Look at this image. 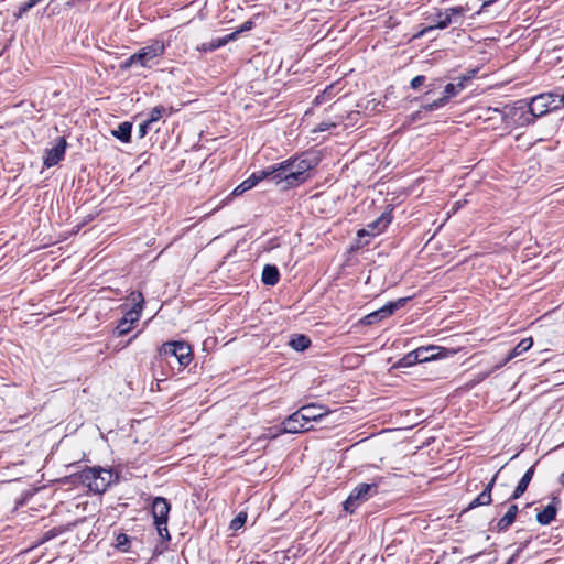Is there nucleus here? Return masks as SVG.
Here are the masks:
<instances>
[{"instance_id": "46", "label": "nucleus", "mask_w": 564, "mask_h": 564, "mask_svg": "<svg viewBox=\"0 0 564 564\" xmlns=\"http://www.w3.org/2000/svg\"><path fill=\"white\" fill-rule=\"evenodd\" d=\"M330 89H332V86H330V87H328V88H326V89L323 91V96H324V95H326V94H328V90H330Z\"/></svg>"}, {"instance_id": "15", "label": "nucleus", "mask_w": 564, "mask_h": 564, "mask_svg": "<svg viewBox=\"0 0 564 564\" xmlns=\"http://www.w3.org/2000/svg\"><path fill=\"white\" fill-rule=\"evenodd\" d=\"M561 499L552 497L551 502L540 512L536 513V521L542 525L550 524L556 517Z\"/></svg>"}, {"instance_id": "38", "label": "nucleus", "mask_w": 564, "mask_h": 564, "mask_svg": "<svg viewBox=\"0 0 564 564\" xmlns=\"http://www.w3.org/2000/svg\"><path fill=\"white\" fill-rule=\"evenodd\" d=\"M295 415V420H299L302 422L304 426H311L310 423L313 422L312 420H308V417H301V409L293 413Z\"/></svg>"}, {"instance_id": "33", "label": "nucleus", "mask_w": 564, "mask_h": 564, "mask_svg": "<svg viewBox=\"0 0 564 564\" xmlns=\"http://www.w3.org/2000/svg\"><path fill=\"white\" fill-rule=\"evenodd\" d=\"M224 45H226V41H221V39L218 37L216 40H213L208 44H203V50L204 51H214V50L219 48V47H221Z\"/></svg>"}, {"instance_id": "1", "label": "nucleus", "mask_w": 564, "mask_h": 564, "mask_svg": "<svg viewBox=\"0 0 564 564\" xmlns=\"http://www.w3.org/2000/svg\"><path fill=\"white\" fill-rule=\"evenodd\" d=\"M318 164V159L310 153L289 158L267 167L269 176L284 188H294L310 178V171Z\"/></svg>"}, {"instance_id": "30", "label": "nucleus", "mask_w": 564, "mask_h": 564, "mask_svg": "<svg viewBox=\"0 0 564 564\" xmlns=\"http://www.w3.org/2000/svg\"><path fill=\"white\" fill-rule=\"evenodd\" d=\"M129 545H130V538L127 534L120 533L117 535L115 546L118 550L126 552V551H128Z\"/></svg>"}, {"instance_id": "6", "label": "nucleus", "mask_w": 564, "mask_h": 564, "mask_svg": "<svg viewBox=\"0 0 564 564\" xmlns=\"http://www.w3.org/2000/svg\"><path fill=\"white\" fill-rule=\"evenodd\" d=\"M159 356L165 358L169 364L170 358H174L181 367H186L193 360L192 348L185 341H167L164 343L159 349Z\"/></svg>"}, {"instance_id": "14", "label": "nucleus", "mask_w": 564, "mask_h": 564, "mask_svg": "<svg viewBox=\"0 0 564 564\" xmlns=\"http://www.w3.org/2000/svg\"><path fill=\"white\" fill-rule=\"evenodd\" d=\"M392 216L390 213H383L380 217H378L375 221L368 224L367 229H359L357 235L358 237H362L365 235L376 236L383 231L388 225L391 223Z\"/></svg>"}, {"instance_id": "11", "label": "nucleus", "mask_w": 564, "mask_h": 564, "mask_svg": "<svg viewBox=\"0 0 564 564\" xmlns=\"http://www.w3.org/2000/svg\"><path fill=\"white\" fill-rule=\"evenodd\" d=\"M511 116L518 126H530L538 119L536 116H533V111L525 99L518 100L514 104Z\"/></svg>"}, {"instance_id": "45", "label": "nucleus", "mask_w": 564, "mask_h": 564, "mask_svg": "<svg viewBox=\"0 0 564 564\" xmlns=\"http://www.w3.org/2000/svg\"><path fill=\"white\" fill-rule=\"evenodd\" d=\"M322 97H323V96H317V97H316V99H315L316 104H321V102H322V101H321V98H322Z\"/></svg>"}, {"instance_id": "34", "label": "nucleus", "mask_w": 564, "mask_h": 564, "mask_svg": "<svg viewBox=\"0 0 564 564\" xmlns=\"http://www.w3.org/2000/svg\"><path fill=\"white\" fill-rule=\"evenodd\" d=\"M425 76L424 75H417L415 76L414 78H412L411 83H410V86L413 88V89H417L419 87H421L424 83H425Z\"/></svg>"}, {"instance_id": "31", "label": "nucleus", "mask_w": 564, "mask_h": 564, "mask_svg": "<svg viewBox=\"0 0 564 564\" xmlns=\"http://www.w3.org/2000/svg\"><path fill=\"white\" fill-rule=\"evenodd\" d=\"M247 514L245 512H239L230 522L229 528L231 530H238L246 523Z\"/></svg>"}, {"instance_id": "17", "label": "nucleus", "mask_w": 564, "mask_h": 564, "mask_svg": "<svg viewBox=\"0 0 564 564\" xmlns=\"http://www.w3.org/2000/svg\"><path fill=\"white\" fill-rule=\"evenodd\" d=\"M328 414L329 411L325 410L324 406L313 403L301 408V417H308L313 422H318Z\"/></svg>"}, {"instance_id": "43", "label": "nucleus", "mask_w": 564, "mask_h": 564, "mask_svg": "<svg viewBox=\"0 0 564 564\" xmlns=\"http://www.w3.org/2000/svg\"><path fill=\"white\" fill-rule=\"evenodd\" d=\"M137 337H138V334L133 335V337H132V338H130V339L128 340L127 345L131 344V343H132V340H133L134 338H137Z\"/></svg>"}, {"instance_id": "5", "label": "nucleus", "mask_w": 564, "mask_h": 564, "mask_svg": "<svg viewBox=\"0 0 564 564\" xmlns=\"http://www.w3.org/2000/svg\"><path fill=\"white\" fill-rule=\"evenodd\" d=\"M465 13H466V9L462 6L452 7V8L445 9L444 11H438L431 18L432 24L430 26L425 28L421 32V35H423L434 29L443 30L452 24L460 25L464 21Z\"/></svg>"}, {"instance_id": "3", "label": "nucleus", "mask_w": 564, "mask_h": 564, "mask_svg": "<svg viewBox=\"0 0 564 564\" xmlns=\"http://www.w3.org/2000/svg\"><path fill=\"white\" fill-rule=\"evenodd\" d=\"M166 44L161 39L151 40L150 43L130 55L122 64V68L139 65L143 68H152L164 54Z\"/></svg>"}, {"instance_id": "2", "label": "nucleus", "mask_w": 564, "mask_h": 564, "mask_svg": "<svg viewBox=\"0 0 564 564\" xmlns=\"http://www.w3.org/2000/svg\"><path fill=\"white\" fill-rule=\"evenodd\" d=\"M118 478L113 469L100 466L87 467L79 473L82 484L95 494H104Z\"/></svg>"}, {"instance_id": "22", "label": "nucleus", "mask_w": 564, "mask_h": 564, "mask_svg": "<svg viewBox=\"0 0 564 564\" xmlns=\"http://www.w3.org/2000/svg\"><path fill=\"white\" fill-rule=\"evenodd\" d=\"M410 297H400L397 301L389 302L384 304L382 307L378 308L379 313L383 318L391 316L397 310L402 308Z\"/></svg>"}, {"instance_id": "27", "label": "nucleus", "mask_w": 564, "mask_h": 564, "mask_svg": "<svg viewBox=\"0 0 564 564\" xmlns=\"http://www.w3.org/2000/svg\"><path fill=\"white\" fill-rule=\"evenodd\" d=\"M533 345V339L531 337L523 338L512 350L510 358L517 357L527 350H529Z\"/></svg>"}, {"instance_id": "29", "label": "nucleus", "mask_w": 564, "mask_h": 564, "mask_svg": "<svg viewBox=\"0 0 564 564\" xmlns=\"http://www.w3.org/2000/svg\"><path fill=\"white\" fill-rule=\"evenodd\" d=\"M166 113V108L164 106H156L151 109L149 113L148 121L153 123L159 121Z\"/></svg>"}, {"instance_id": "24", "label": "nucleus", "mask_w": 564, "mask_h": 564, "mask_svg": "<svg viewBox=\"0 0 564 564\" xmlns=\"http://www.w3.org/2000/svg\"><path fill=\"white\" fill-rule=\"evenodd\" d=\"M289 345L296 351H304L311 346V339L306 335L297 334L290 339Z\"/></svg>"}, {"instance_id": "25", "label": "nucleus", "mask_w": 564, "mask_h": 564, "mask_svg": "<svg viewBox=\"0 0 564 564\" xmlns=\"http://www.w3.org/2000/svg\"><path fill=\"white\" fill-rule=\"evenodd\" d=\"M437 349H438V347H436V346H426V347L416 348L415 351L417 354L419 362L420 364L427 362V361L436 359L437 354H435L434 351Z\"/></svg>"}, {"instance_id": "42", "label": "nucleus", "mask_w": 564, "mask_h": 564, "mask_svg": "<svg viewBox=\"0 0 564 564\" xmlns=\"http://www.w3.org/2000/svg\"><path fill=\"white\" fill-rule=\"evenodd\" d=\"M558 481L564 487V471L560 475Z\"/></svg>"}, {"instance_id": "36", "label": "nucleus", "mask_w": 564, "mask_h": 564, "mask_svg": "<svg viewBox=\"0 0 564 564\" xmlns=\"http://www.w3.org/2000/svg\"><path fill=\"white\" fill-rule=\"evenodd\" d=\"M151 122H149L148 120L144 121L143 123H141L138 128V137L140 139L144 138L147 134H148V130H149V127H150Z\"/></svg>"}, {"instance_id": "21", "label": "nucleus", "mask_w": 564, "mask_h": 564, "mask_svg": "<svg viewBox=\"0 0 564 564\" xmlns=\"http://www.w3.org/2000/svg\"><path fill=\"white\" fill-rule=\"evenodd\" d=\"M280 273L275 265L265 264L262 271V282L265 285L273 286L279 282Z\"/></svg>"}, {"instance_id": "28", "label": "nucleus", "mask_w": 564, "mask_h": 564, "mask_svg": "<svg viewBox=\"0 0 564 564\" xmlns=\"http://www.w3.org/2000/svg\"><path fill=\"white\" fill-rule=\"evenodd\" d=\"M531 536H529L528 539H525L523 542L519 543L518 547L516 549V551L512 553V555L508 558V561L506 562V564H514L516 561L520 557V554L522 553V551L528 546V544L531 542Z\"/></svg>"}, {"instance_id": "8", "label": "nucleus", "mask_w": 564, "mask_h": 564, "mask_svg": "<svg viewBox=\"0 0 564 564\" xmlns=\"http://www.w3.org/2000/svg\"><path fill=\"white\" fill-rule=\"evenodd\" d=\"M377 491V482L359 484L350 491L348 498L344 501V510L348 513H354L360 505L375 496Z\"/></svg>"}, {"instance_id": "44", "label": "nucleus", "mask_w": 564, "mask_h": 564, "mask_svg": "<svg viewBox=\"0 0 564 564\" xmlns=\"http://www.w3.org/2000/svg\"><path fill=\"white\" fill-rule=\"evenodd\" d=\"M326 129H327L326 124L325 126H323V124L319 126V131H325Z\"/></svg>"}, {"instance_id": "18", "label": "nucleus", "mask_w": 564, "mask_h": 564, "mask_svg": "<svg viewBox=\"0 0 564 564\" xmlns=\"http://www.w3.org/2000/svg\"><path fill=\"white\" fill-rule=\"evenodd\" d=\"M517 514H518V506L517 505L509 506L506 514L497 521V523L495 525L496 531H498V532L507 531L508 528L514 522Z\"/></svg>"}, {"instance_id": "12", "label": "nucleus", "mask_w": 564, "mask_h": 564, "mask_svg": "<svg viewBox=\"0 0 564 564\" xmlns=\"http://www.w3.org/2000/svg\"><path fill=\"white\" fill-rule=\"evenodd\" d=\"M67 142L64 137L57 139L56 144L45 151L43 163L46 167H52L58 164L65 155Z\"/></svg>"}, {"instance_id": "10", "label": "nucleus", "mask_w": 564, "mask_h": 564, "mask_svg": "<svg viewBox=\"0 0 564 564\" xmlns=\"http://www.w3.org/2000/svg\"><path fill=\"white\" fill-rule=\"evenodd\" d=\"M463 89H465V84L463 83H456V84H453V83H449L445 86L444 88V93H443V96L440 97L438 99L430 102V104H425L422 106V109L425 110V111H434V110H437L442 107H444L451 98L457 96Z\"/></svg>"}, {"instance_id": "19", "label": "nucleus", "mask_w": 564, "mask_h": 564, "mask_svg": "<svg viewBox=\"0 0 564 564\" xmlns=\"http://www.w3.org/2000/svg\"><path fill=\"white\" fill-rule=\"evenodd\" d=\"M534 475V466H531L522 476L520 481L518 482L516 489L513 490L510 499L516 500L520 498L528 489L530 481Z\"/></svg>"}, {"instance_id": "35", "label": "nucleus", "mask_w": 564, "mask_h": 564, "mask_svg": "<svg viewBox=\"0 0 564 564\" xmlns=\"http://www.w3.org/2000/svg\"><path fill=\"white\" fill-rule=\"evenodd\" d=\"M476 74L477 69H470L465 75L460 76L457 83H463L466 85L468 80L473 79L476 76Z\"/></svg>"}, {"instance_id": "39", "label": "nucleus", "mask_w": 564, "mask_h": 564, "mask_svg": "<svg viewBox=\"0 0 564 564\" xmlns=\"http://www.w3.org/2000/svg\"><path fill=\"white\" fill-rule=\"evenodd\" d=\"M253 22L251 20H248L246 22H243L239 29L237 30L238 33H241V32H246V31H249L253 28Z\"/></svg>"}, {"instance_id": "26", "label": "nucleus", "mask_w": 564, "mask_h": 564, "mask_svg": "<svg viewBox=\"0 0 564 564\" xmlns=\"http://www.w3.org/2000/svg\"><path fill=\"white\" fill-rule=\"evenodd\" d=\"M416 364H420L419 362V359H417V354L414 350L408 352L406 355H404L401 359L398 360V362L394 365L395 368H408V367H412Z\"/></svg>"}, {"instance_id": "40", "label": "nucleus", "mask_w": 564, "mask_h": 564, "mask_svg": "<svg viewBox=\"0 0 564 564\" xmlns=\"http://www.w3.org/2000/svg\"><path fill=\"white\" fill-rule=\"evenodd\" d=\"M237 34H239V33L236 31V32L229 33L220 39H221V41H226V44H227L230 41L235 40L237 37Z\"/></svg>"}, {"instance_id": "23", "label": "nucleus", "mask_w": 564, "mask_h": 564, "mask_svg": "<svg viewBox=\"0 0 564 564\" xmlns=\"http://www.w3.org/2000/svg\"><path fill=\"white\" fill-rule=\"evenodd\" d=\"M131 130L132 123L124 121L121 122L116 130L112 131V134L120 140L121 142H129L131 139Z\"/></svg>"}, {"instance_id": "37", "label": "nucleus", "mask_w": 564, "mask_h": 564, "mask_svg": "<svg viewBox=\"0 0 564 564\" xmlns=\"http://www.w3.org/2000/svg\"><path fill=\"white\" fill-rule=\"evenodd\" d=\"M554 104L556 105V110L564 107V94L553 93Z\"/></svg>"}, {"instance_id": "4", "label": "nucleus", "mask_w": 564, "mask_h": 564, "mask_svg": "<svg viewBox=\"0 0 564 564\" xmlns=\"http://www.w3.org/2000/svg\"><path fill=\"white\" fill-rule=\"evenodd\" d=\"M128 299L133 306L119 319L115 329L118 336H123L131 330L132 325L140 319L143 310L144 299L141 292H131Z\"/></svg>"}, {"instance_id": "32", "label": "nucleus", "mask_w": 564, "mask_h": 564, "mask_svg": "<svg viewBox=\"0 0 564 564\" xmlns=\"http://www.w3.org/2000/svg\"><path fill=\"white\" fill-rule=\"evenodd\" d=\"M384 319L383 316H381V314L379 313V310L372 312V313H369L367 314L364 318H362V323L366 324V325H372L377 322H380Z\"/></svg>"}, {"instance_id": "20", "label": "nucleus", "mask_w": 564, "mask_h": 564, "mask_svg": "<svg viewBox=\"0 0 564 564\" xmlns=\"http://www.w3.org/2000/svg\"><path fill=\"white\" fill-rule=\"evenodd\" d=\"M283 431L285 433L295 434V433H302L306 432L312 429V426H304L302 422L299 420H295V415L291 414L289 417H286L283 423Z\"/></svg>"}, {"instance_id": "16", "label": "nucleus", "mask_w": 564, "mask_h": 564, "mask_svg": "<svg viewBox=\"0 0 564 564\" xmlns=\"http://www.w3.org/2000/svg\"><path fill=\"white\" fill-rule=\"evenodd\" d=\"M497 479V475L494 476V478L486 485L484 490L474 499L468 506V510L480 507V506H488L491 503V491L495 486Z\"/></svg>"}, {"instance_id": "9", "label": "nucleus", "mask_w": 564, "mask_h": 564, "mask_svg": "<svg viewBox=\"0 0 564 564\" xmlns=\"http://www.w3.org/2000/svg\"><path fill=\"white\" fill-rule=\"evenodd\" d=\"M530 109L533 111V116L541 118L551 111L556 110L554 104L553 93L540 94L528 101Z\"/></svg>"}, {"instance_id": "41", "label": "nucleus", "mask_w": 564, "mask_h": 564, "mask_svg": "<svg viewBox=\"0 0 564 564\" xmlns=\"http://www.w3.org/2000/svg\"><path fill=\"white\" fill-rule=\"evenodd\" d=\"M436 86H437L436 83L427 85L429 90L426 94L432 93L436 88Z\"/></svg>"}, {"instance_id": "13", "label": "nucleus", "mask_w": 564, "mask_h": 564, "mask_svg": "<svg viewBox=\"0 0 564 564\" xmlns=\"http://www.w3.org/2000/svg\"><path fill=\"white\" fill-rule=\"evenodd\" d=\"M270 177L268 170L263 169L261 171L253 172L247 180L241 182L235 189L231 192L232 196H239L243 194L245 192L253 188L257 184H259L261 181Z\"/></svg>"}, {"instance_id": "7", "label": "nucleus", "mask_w": 564, "mask_h": 564, "mask_svg": "<svg viewBox=\"0 0 564 564\" xmlns=\"http://www.w3.org/2000/svg\"><path fill=\"white\" fill-rule=\"evenodd\" d=\"M171 505L163 497H155L152 501L151 513L153 516L154 524L158 533L163 541H170L171 535L167 529L169 513Z\"/></svg>"}]
</instances>
